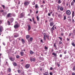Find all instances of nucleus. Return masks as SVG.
I'll use <instances>...</instances> for the list:
<instances>
[{
    "label": "nucleus",
    "instance_id": "1",
    "mask_svg": "<svg viewBox=\"0 0 75 75\" xmlns=\"http://www.w3.org/2000/svg\"><path fill=\"white\" fill-rule=\"evenodd\" d=\"M66 13L67 16H70L71 13L69 10H67L66 11Z\"/></svg>",
    "mask_w": 75,
    "mask_h": 75
},
{
    "label": "nucleus",
    "instance_id": "2",
    "mask_svg": "<svg viewBox=\"0 0 75 75\" xmlns=\"http://www.w3.org/2000/svg\"><path fill=\"white\" fill-rule=\"evenodd\" d=\"M4 30L3 27L1 26H0V33H1Z\"/></svg>",
    "mask_w": 75,
    "mask_h": 75
},
{
    "label": "nucleus",
    "instance_id": "3",
    "mask_svg": "<svg viewBox=\"0 0 75 75\" xmlns=\"http://www.w3.org/2000/svg\"><path fill=\"white\" fill-rule=\"evenodd\" d=\"M30 4V2H25L24 3V4L25 6H26L28 5V4Z\"/></svg>",
    "mask_w": 75,
    "mask_h": 75
},
{
    "label": "nucleus",
    "instance_id": "4",
    "mask_svg": "<svg viewBox=\"0 0 75 75\" xmlns=\"http://www.w3.org/2000/svg\"><path fill=\"white\" fill-rule=\"evenodd\" d=\"M11 15H12V14L11 13H8L6 16V17H11Z\"/></svg>",
    "mask_w": 75,
    "mask_h": 75
},
{
    "label": "nucleus",
    "instance_id": "5",
    "mask_svg": "<svg viewBox=\"0 0 75 75\" xmlns=\"http://www.w3.org/2000/svg\"><path fill=\"white\" fill-rule=\"evenodd\" d=\"M30 67V65L29 64H27L25 65V68L27 69L29 68Z\"/></svg>",
    "mask_w": 75,
    "mask_h": 75
},
{
    "label": "nucleus",
    "instance_id": "6",
    "mask_svg": "<svg viewBox=\"0 0 75 75\" xmlns=\"http://www.w3.org/2000/svg\"><path fill=\"white\" fill-rule=\"evenodd\" d=\"M14 27L15 28L17 29L19 27V25L18 24H16L14 25Z\"/></svg>",
    "mask_w": 75,
    "mask_h": 75
},
{
    "label": "nucleus",
    "instance_id": "7",
    "mask_svg": "<svg viewBox=\"0 0 75 75\" xmlns=\"http://www.w3.org/2000/svg\"><path fill=\"white\" fill-rule=\"evenodd\" d=\"M75 0H73V1H72L71 3V6H74V3H75Z\"/></svg>",
    "mask_w": 75,
    "mask_h": 75
},
{
    "label": "nucleus",
    "instance_id": "8",
    "mask_svg": "<svg viewBox=\"0 0 75 75\" xmlns=\"http://www.w3.org/2000/svg\"><path fill=\"white\" fill-rule=\"evenodd\" d=\"M9 59L11 61H14V59H13L12 57H9Z\"/></svg>",
    "mask_w": 75,
    "mask_h": 75
},
{
    "label": "nucleus",
    "instance_id": "9",
    "mask_svg": "<svg viewBox=\"0 0 75 75\" xmlns=\"http://www.w3.org/2000/svg\"><path fill=\"white\" fill-rule=\"evenodd\" d=\"M31 29V26H30V25H28V31H29Z\"/></svg>",
    "mask_w": 75,
    "mask_h": 75
},
{
    "label": "nucleus",
    "instance_id": "10",
    "mask_svg": "<svg viewBox=\"0 0 75 75\" xmlns=\"http://www.w3.org/2000/svg\"><path fill=\"white\" fill-rule=\"evenodd\" d=\"M60 11H62L63 10H64V8L62 7V6H61L60 8Z\"/></svg>",
    "mask_w": 75,
    "mask_h": 75
},
{
    "label": "nucleus",
    "instance_id": "11",
    "mask_svg": "<svg viewBox=\"0 0 75 75\" xmlns=\"http://www.w3.org/2000/svg\"><path fill=\"white\" fill-rule=\"evenodd\" d=\"M52 55H54V57H57V54H56V53H52Z\"/></svg>",
    "mask_w": 75,
    "mask_h": 75
},
{
    "label": "nucleus",
    "instance_id": "12",
    "mask_svg": "<svg viewBox=\"0 0 75 75\" xmlns=\"http://www.w3.org/2000/svg\"><path fill=\"white\" fill-rule=\"evenodd\" d=\"M54 24V23L53 22H51L50 23V25L51 27H52Z\"/></svg>",
    "mask_w": 75,
    "mask_h": 75
},
{
    "label": "nucleus",
    "instance_id": "13",
    "mask_svg": "<svg viewBox=\"0 0 75 75\" xmlns=\"http://www.w3.org/2000/svg\"><path fill=\"white\" fill-rule=\"evenodd\" d=\"M14 34H16V35H14V37L16 38L17 37H18V34L17 33H14Z\"/></svg>",
    "mask_w": 75,
    "mask_h": 75
},
{
    "label": "nucleus",
    "instance_id": "14",
    "mask_svg": "<svg viewBox=\"0 0 75 75\" xmlns=\"http://www.w3.org/2000/svg\"><path fill=\"white\" fill-rule=\"evenodd\" d=\"M56 43H54V47H55V48H56V50H57V45H56Z\"/></svg>",
    "mask_w": 75,
    "mask_h": 75
},
{
    "label": "nucleus",
    "instance_id": "15",
    "mask_svg": "<svg viewBox=\"0 0 75 75\" xmlns=\"http://www.w3.org/2000/svg\"><path fill=\"white\" fill-rule=\"evenodd\" d=\"M54 25L52 28H51V31L53 32V30H54Z\"/></svg>",
    "mask_w": 75,
    "mask_h": 75
},
{
    "label": "nucleus",
    "instance_id": "16",
    "mask_svg": "<svg viewBox=\"0 0 75 75\" xmlns=\"http://www.w3.org/2000/svg\"><path fill=\"white\" fill-rule=\"evenodd\" d=\"M46 37L47 38V39H48V40H49V37H50V36L48 35H47L46 36Z\"/></svg>",
    "mask_w": 75,
    "mask_h": 75
},
{
    "label": "nucleus",
    "instance_id": "17",
    "mask_svg": "<svg viewBox=\"0 0 75 75\" xmlns=\"http://www.w3.org/2000/svg\"><path fill=\"white\" fill-rule=\"evenodd\" d=\"M30 38V35H27L26 36V38L27 40H28V38Z\"/></svg>",
    "mask_w": 75,
    "mask_h": 75
},
{
    "label": "nucleus",
    "instance_id": "18",
    "mask_svg": "<svg viewBox=\"0 0 75 75\" xmlns=\"http://www.w3.org/2000/svg\"><path fill=\"white\" fill-rule=\"evenodd\" d=\"M23 54H24V52H21L20 53L21 55V56H23Z\"/></svg>",
    "mask_w": 75,
    "mask_h": 75
},
{
    "label": "nucleus",
    "instance_id": "19",
    "mask_svg": "<svg viewBox=\"0 0 75 75\" xmlns=\"http://www.w3.org/2000/svg\"><path fill=\"white\" fill-rule=\"evenodd\" d=\"M44 75H48V72H45L44 74Z\"/></svg>",
    "mask_w": 75,
    "mask_h": 75
},
{
    "label": "nucleus",
    "instance_id": "20",
    "mask_svg": "<svg viewBox=\"0 0 75 75\" xmlns=\"http://www.w3.org/2000/svg\"><path fill=\"white\" fill-rule=\"evenodd\" d=\"M10 21H11L12 23H13V21H14V19H13V18H11L10 19Z\"/></svg>",
    "mask_w": 75,
    "mask_h": 75
},
{
    "label": "nucleus",
    "instance_id": "21",
    "mask_svg": "<svg viewBox=\"0 0 75 75\" xmlns=\"http://www.w3.org/2000/svg\"><path fill=\"white\" fill-rule=\"evenodd\" d=\"M13 65L14 66H15V67H16V66L17 65V64H16V62L13 63Z\"/></svg>",
    "mask_w": 75,
    "mask_h": 75
},
{
    "label": "nucleus",
    "instance_id": "22",
    "mask_svg": "<svg viewBox=\"0 0 75 75\" xmlns=\"http://www.w3.org/2000/svg\"><path fill=\"white\" fill-rule=\"evenodd\" d=\"M30 54H34V52L33 51H30Z\"/></svg>",
    "mask_w": 75,
    "mask_h": 75
},
{
    "label": "nucleus",
    "instance_id": "23",
    "mask_svg": "<svg viewBox=\"0 0 75 75\" xmlns=\"http://www.w3.org/2000/svg\"><path fill=\"white\" fill-rule=\"evenodd\" d=\"M59 7H60V6H59V5H58L57 6V10H59Z\"/></svg>",
    "mask_w": 75,
    "mask_h": 75
},
{
    "label": "nucleus",
    "instance_id": "24",
    "mask_svg": "<svg viewBox=\"0 0 75 75\" xmlns=\"http://www.w3.org/2000/svg\"><path fill=\"white\" fill-rule=\"evenodd\" d=\"M21 17H23V16H24V14L23 13H22L21 14Z\"/></svg>",
    "mask_w": 75,
    "mask_h": 75
},
{
    "label": "nucleus",
    "instance_id": "25",
    "mask_svg": "<svg viewBox=\"0 0 75 75\" xmlns=\"http://www.w3.org/2000/svg\"><path fill=\"white\" fill-rule=\"evenodd\" d=\"M71 45L73 46V47H75V44H74V43L73 42L71 43Z\"/></svg>",
    "mask_w": 75,
    "mask_h": 75
},
{
    "label": "nucleus",
    "instance_id": "26",
    "mask_svg": "<svg viewBox=\"0 0 75 75\" xmlns=\"http://www.w3.org/2000/svg\"><path fill=\"white\" fill-rule=\"evenodd\" d=\"M6 14H7V13L5 12H4L2 13V15H3L4 16H5V15H6Z\"/></svg>",
    "mask_w": 75,
    "mask_h": 75
},
{
    "label": "nucleus",
    "instance_id": "27",
    "mask_svg": "<svg viewBox=\"0 0 75 75\" xmlns=\"http://www.w3.org/2000/svg\"><path fill=\"white\" fill-rule=\"evenodd\" d=\"M52 20H53V18H51L49 21H50V22H51V21H52Z\"/></svg>",
    "mask_w": 75,
    "mask_h": 75
},
{
    "label": "nucleus",
    "instance_id": "28",
    "mask_svg": "<svg viewBox=\"0 0 75 75\" xmlns=\"http://www.w3.org/2000/svg\"><path fill=\"white\" fill-rule=\"evenodd\" d=\"M36 18L37 20V21H39V20L40 19V18L38 17V16H37L36 17Z\"/></svg>",
    "mask_w": 75,
    "mask_h": 75
},
{
    "label": "nucleus",
    "instance_id": "29",
    "mask_svg": "<svg viewBox=\"0 0 75 75\" xmlns=\"http://www.w3.org/2000/svg\"><path fill=\"white\" fill-rule=\"evenodd\" d=\"M47 34H46V33H43V36L44 37H46V36L47 35Z\"/></svg>",
    "mask_w": 75,
    "mask_h": 75
},
{
    "label": "nucleus",
    "instance_id": "30",
    "mask_svg": "<svg viewBox=\"0 0 75 75\" xmlns=\"http://www.w3.org/2000/svg\"><path fill=\"white\" fill-rule=\"evenodd\" d=\"M21 41L22 42H25V41L24 40V39H22Z\"/></svg>",
    "mask_w": 75,
    "mask_h": 75
},
{
    "label": "nucleus",
    "instance_id": "31",
    "mask_svg": "<svg viewBox=\"0 0 75 75\" xmlns=\"http://www.w3.org/2000/svg\"><path fill=\"white\" fill-rule=\"evenodd\" d=\"M38 7V5H37V4H36L35 5V8H37Z\"/></svg>",
    "mask_w": 75,
    "mask_h": 75
},
{
    "label": "nucleus",
    "instance_id": "32",
    "mask_svg": "<svg viewBox=\"0 0 75 75\" xmlns=\"http://www.w3.org/2000/svg\"><path fill=\"white\" fill-rule=\"evenodd\" d=\"M73 71H75V66H74L73 68Z\"/></svg>",
    "mask_w": 75,
    "mask_h": 75
},
{
    "label": "nucleus",
    "instance_id": "33",
    "mask_svg": "<svg viewBox=\"0 0 75 75\" xmlns=\"http://www.w3.org/2000/svg\"><path fill=\"white\" fill-rule=\"evenodd\" d=\"M30 41H32L33 40V38H30Z\"/></svg>",
    "mask_w": 75,
    "mask_h": 75
},
{
    "label": "nucleus",
    "instance_id": "34",
    "mask_svg": "<svg viewBox=\"0 0 75 75\" xmlns=\"http://www.w3.org/2000/svg\"><path fill=\"white\" fill-rule=\"evenodd\" d=\"M8 25H10V22H9V21H8Z\"/></svg>",
    "mask_w": 75,
    "mask_h": 75
},
{
    "label": "nucleus",
    "instance_id": "35",
    "mask_svg": "<svg viewBox=\"0 0 75 75\" xmlns=\"http://www.w3.org/2000/svg\"><path fill=\"white\" fill-rule=\"evenodd\" d=\"M16 58H20V56L18 55H17L16 56Z\"/></svg>",
    "mask_w": 75,
    "mask_h": 75
},
{
    "label": "nucleus",
    "instance_id": "36",
    "mask_svg": "<svg viewBox=\"0 0 75 75\" xmlns=\"http://www.w3.org/2000/svg\"><path fill=\"white\" fill-rule=\"evenodd\" d=\"M74 12L73 11L72 12V17H74Z\"/></svg>",
    "mask_w": 75,
    "mask_h": 75
},
{
    "label": "nucleus",
    "instance_id": "37",
    "mask_svg": "<svg viewBox=\"0 0 75 75\" xmlns=\"http://www.w3.org/2000/svg\"><path fill=\"white\" fill-rule=\"evenodd\" d=\"M45 49L46 50H48V47H46V46H45Z\"/></svg>",
    "mask_w": 75,
    "mask_h": 75
},
{
    "label": "nucleus",
    "instance_id": "38",
    "mask_svg": "<svg viewBox=\"0 0 75 75\" xmlns=\"http://www.w3.org/2000/svg\"><path fill=\"white\" fill-rule=\"evenodd\" d=\"M59 40L60 41H62V38L60 37H59Z\"/></svg>",
    "mask_w": 75,
    "mask_h": 75
},
{
    "label": "nucleus",
    "instance_id": "39",
    "mask_svg": "<svg viewBox=\"0 0 75 75\" xmlns=\"http://www.w3.org/2000/svg\"><path fill=\"white\" fill-rule=\"evenodd\" d=\"M66 20V16H64V20Z\"/></svg>",
    "mask_w": 75,
    "mask_h": 75
},
{
    "label": "nucleus",
    "instance_id": "40",
    "mask_svg": "<svg viewBox=\"0 0 75 75\" xmlns=\"http://www.w3.org/2000/svg\"><path fill=\"white\" fill-rule=\"evenodd\" d=\"M58 3H59V4L61 3V0H58Z\"/></svg>",
    "mask_w": 75,
    "mask_h": 75
},
{
    "label": "nucleus",
    "instance_id": "41",
    "mask_svg": "<svg viewBox=\"0 0 75 75\" xmlns=\"http://www.w3.org/2000/svg\"><path fill=\"white\" fill-rule=\"evenodd\" d=\"M45 41L46 40V37H44V39H43Z\"/></svg>",
    "mask_w": 75,
    "mask_h": 75
},
{
    "label": "nucleus",
    "instance_id": "42",
    "mask_svg": "<svg viewBox=\"0 0 75 75\" xmlns=\"http://www.w3.org/2000/svg\"><path fill=\"white\" fill-rule=\"evenodd\" d=\"M35 61V58H33L32 59V61L34 62V61Z\"/></svg>",
    "mask_w": 75,
    "mask_h": 75
},
{
    "label": "nucleus",
    "instance_id": "43",
    "mask_svg": "<svg viewBox=\"0 0 75 75\" xmlns=\"http://www.w3.org/2000/svg\"><path fill=\"white\" fill-rule=\"evenodd\" d=\"M8 72H10L11 71V69L10 68H9L8 69Z\"/></svg>",
    "mask_w": 75,
    "mask_h": 75
},
{
    "label": "nucleus",
    "instance_id": "44",
    "mask_svg": "<svg viewBox=\"0 0 75 75\" xmlns=\"http://www.w3.org/2000/svg\"><path fill=\"white\" fill-rule=\"evenodd\" d=\"M18 73H21V71H20V70H18Z\"/></svg>",
    "mask_w": 75,
    "mask_h": 75
},
{
    "label": "nucleus",
    "instance_id": "45",
    "mask_svg": "<svg viewBox=\"0 0 75 75\" xmlns=\"http://www.w3.org/2000/svg\"><path fill=\"white\" fill-rule=\"evenodd\" d=\"M2 7H3L4 9L5 6H4V5H2Z\"/></svg>",
    "mask_w": 75,
    "mask_h": 75
},
{
    "label": "nucleus",
    "instance_id": "46",
    "mask_svg": "<svg viewBox=\"0 0 75 75\" xmlns=\"http://www.w3.org/2000/svg\"><path fill=\"white\" fill-rule=\"evenodd\" d=\"M1 13H3V12H4V11L3 10H1L0 11Z\"/></svg>",
    "mask_w": 75,
    "mask_h": 75
},
{
    "label": "nucleus",
    "instance_id": "47",
    "mask_svg": "<svg viewBox=\"0 0 75 75\" xmlns=\"http://www.w3.org/2000/svg\"><path fill=\"white\" fill-rule=\"evenodd\" d=\"M62 54H60L59 55V57L60 58H61V57H62Z\"/></svg>",
    "mask_w": 75,
    "mask_h": 75
},
{
    "label": "nucleus",
    "instance_id": "48",
    "mask_svg": "<svg viewBox=\"0 0 75 75\" xmlns=\"http://www.w3.org/2000/svg\"><path fill=\"white\" fill-rule=\"evenodd\" d=\"M33 5H34L35 4V2H33L32 3Z\"/></svg>",
    "mask_w": 75,
    "mask_h": 75
},
{
    "label": "nucleus",
    "instance_id": "49",
    "mask_svg": "<svg viewBox=\"0 0 75 75\" xmlns=\"http://www.w3.org/2000/svg\"><path fill=\"white\" fill-rule=\"evenodd\" d=\"M45 23H48V21L47 20H46L45 21Z\"/></svg>",
    "mask_w": 75,
    "mask_h": 75
},
{
    "label": "nucleus",
    "instance_id": "50",
    "mask_svg": "<svg viewBox=\"0 0 75 75\" xmlns=\"http://www.w3.org/2000/svg\"><path fill=\"white\" fill-rule=\"evenodd\" d=\"M59 44H62V42L60 41L59 42Z\"/></svg>",
    "mask_w": 75,
    "mask_h": 75
},
{
    "label": "nucleus",
    "instance_id": "51",
    "mask_svg": "<svg viewBox=\"0 0 75 75\" xmlns=\"http://www.w3.org/2000/svg\"><path fill=\"white\" fill-rule=\"evenodd\" d=\"M33 23H34V24H36V23L35 22V21H33Z\"/></svg>",
    "mask_w": 75,
    "mask_h": 75
},
{
    "label": "nucleus",
    "instance_id": "52",
    "mask_svg": "<svg viewBox=\"0 0 75 75\" xmlns=\"http://www.w3.org/2000/svg\"><path fill=\"white\" fill-rule=\"evenodd\" d=\"M48 16H51V14H50V13H48Z\"/></svg>",
    "mask_w": 75,
    "mask_h": 75
},
{
    "label": "nucleus",
    "instance_id": "53",
    "mask_svg": "<svg viewBox=\"0 0 75 75\" xmlns=\"http://www.w3.org/2000/svg\"><path fill=\"white\" fill-rule=\"evenodd\" d=\"M72 75H75V73H72Z\"/></svg>",
    "mask_w": 75,
    "mask_h": 75
},
{
    "label": "nucleus",
    "instance_id": "54",
    "mask_svg": "<svg viewBox=\"0 0 75 75\" xmlns=\"http://www.w3.org/2000/svg\"><path fill=\"white\" fill-rule=\"evenodd\" d=\"M38 11H37L36 12V14H38Z\"/></svg>",
    "mask_w": 75,
    "mask_h": 75
},
{
    "label": "nucleus",
    "instance_id": "55",
    "mask_svg": "<svg viewBox=\"0 0 75 75\" xmlns=\"http://www.w3.org/2000/svg\"><path fill=\"white\" fill-rule=\"evenodd\" d=\"M71 33H70V34H69V37H70V36H71Z\"/></svg>",
    "mask_w": 75,
    "mask_h": 75
},
{
    "label": "nucleus",
    "instance_id": "56",
    "mask_svg": "<svg viewBox=\"0 0 75 75\" xmlns=\"http://www.w3.org/2000/svg\"><path fill=\"white\" fill-rule=\"evenodd\" d=\"M67 40L68 41H69V39H68V38H67Z\"/></svg>",
    "mask_w": 75,
    "mask_h": 75
},
{
    "label": "nucleus",
    "instance_id": "57",
    "mask_svg": "<svg viewBox=\"0 0 75 75\" xmlns=\"http://www.w3.org/2000/svg\"><path fill=\"white\" fill-rule=\"evenodd\" d=\"M50 75H52V72L50 73Z\"/></svg>",
    "mask_w": 75,
    "mask_h": 75
},
{
    "label": "nucleus",
    "instance_id": "58",
    "mask_svg": "<svg viewBox=\"0 0 75 75\" xmlns=\"http://www.w3.org/2000/svg\"><path fill=\"white\" fill-rule=\"evenodd\" d=\"M73 33H75V30H74L73 31Z\"/></svg>",
    "mask_w": 75,
    "mask_h": 75
},
{
    "label": "nucleus",
    "instance_id": "59",
    "mask_svg": "<svg viewBox=\"0 0 75 75\" xmlns=\"http://www.w3.org/2000/svg\"><path fill=\"white\" fill-rule=\"evenodd\" d=\"M20 4V1H18V4Z\"/></svg>",
    "mask_w": 75,
    "mask_h": 75
},
{
    "label": "nucleus",
    "instance_id": "60",
    "mask_svg": "<svg viewBox=\"0 0 75 75\" xmlns=\"http://www.w3.org/2000/svg\"><path fill=\"white\" fill-rule=\"evenodd\" d=\"M64 54H67V52L66 51L64 52Z\"/></svg>",
    "mask_w": 75,
    "mask_h": 75
},
{
    "label": "nucleus",
    "instance_id": "61",
    "mask_svg": "<svg viewBox=\"0 0 75 75\" xmlns=\"http://www.w3.org/2000/svg\"><path fill=\"white\" fill-rule=\"evenodd\" d=\"M58 17H59V18H60V15H58Z\"/></svg>",
    "mask_w": 75,
    "mask_h": 75
},
{
    "label": "nucleus",
    "instance_id": "62",
    "mask_svg": "<svg viewBox=\"0 0 75 75\" xmlns=\"http://www.w3.org/2000/svg\"><path fill=\"white\" fill-rule=\"evenodd\" d=\"M61 35L62 36H63V35H64V33H61Z\"/></svg>",
    "mask_w": 75,
    "mask_h": 75
},
{
    "label": "nucleus",
    "instance_id": "63",
    "mask_svg": "<svg viewBox=\"0 0 75 75\" xmlns=\"http://www.w3.org/2000/svg\"><path fill=\"white\" fill-rule=\"evenodd\" d=\"M60 65H59V64H57V66H58V67H59Z\"/></svg>",
    "mask_w": 75,
    "mask_h": 75
},
{
    "label": "nucleus",
    "instance_id": "64",
    "mask_svg": "<svg viewBox=\"0 0 75 75\" xmlns=\"http://www.w3.org/2000/svg\"><path fill=\"white\" fill-rule=\"evenodd\" d=\"M30 61H31V62H32V61H33V60L31 59H30Z\"/></svg>",
    "mask_w": 75,
    "mask_h": 75
}]
</instances>
